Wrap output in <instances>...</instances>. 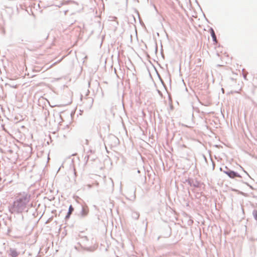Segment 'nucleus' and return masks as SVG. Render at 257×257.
Listing matches in <instances>:
<instances>
[{
    "label": "nucleus",
    "instance_id": "ea45409f",
    "mask_svg": "<svg viewBox=\"0 0 257 257\" xmlns=\"http://www.w3.org/2000/svg\"><path fill=\"white\" fill-rule=\"evenodd\" d=\"M188 194H189V195H190V192L189 190H188Z\"/></svg>",
    "mask_w": 257,
    "mask_h": 257
},
{
    "label": "nucleus",
    "instance_id": "6ab92c4d",
    "mask_svg": "<svg viewBox=\"0 0 257 257\" xmlns=\"http://www.w3.org/2000/svg\"><path fill=\"white\" fill-rule=\"evenodd\" d=\"M212 41L213 42V44L214 45H216L217 44V39H216V36L212 37Z\"/></svg>",
    "mask_w": 257,
    "mask_h": 257
},
{
    "label": "nucleus",
    "instance_id": "f3484780",
    "mask_svg": "<svg viewBox=\"0 0 257 257\" xmlns=\"http://www.w3.org/2000/svg\"><path fill=\"white\" fill-rule=\"evenodd\" d=\"M90 155H87L85 157V158H84V160L85 161V165H86L87 163V162H88V160L90 159Z\"/></svg>",
    "mask_w": 257,
    "mask_h": 257
},
{
    "label": "nucleus",
    "instance_id": "a878e982",
    "mask_svg": "<svg viewBox=\"0 0 257 257\" xmlns=\"http://www.w3.org/2000/svg\"><path fill=\"white\" fill-rule=\"evenodd\" d=\"M90 153L91 154H93L94 153V151L92 150H89L88 151V152H87V153Z\"/></svg>",
    "mask_w": 257,
    "mask_h": 257
},
{
    "label": "nucleus",
    "instance_id": "1a4fd4ad",
    "mask_svg": "<svg viewBox=\"0 0 257 257\" xmlns=\"http://www.w3.org/2000/svg\"><path fill=\"white\" fill-rule=\"evenodd\" d=\"M132 217L135 220H138L140 217V213L135 211H133L132 213Z\"/></svg>",
    "mask_w": 257,
    "mask_h": 257
},
{
    "label": "nucleus",
    "instance_id": "c9c22d12",
    "mask_svg": "<svg viewBox=\"0 0 257 257\" xmlns=\"http://www.w3.org/2000/svg\"><path fill=\"white\" fill-rule=\"evenodd\" d=\"M244 172L247 174V175L250 177V176H249L248 174L245 171H244Z\"/></svg>",
    "mask_w": 257,
    "mask_h": 257
},
{
    "label": "nucleus",
    "instance_id": "393cba45",
    "mask_svg": "<svg viewBox=\"0 0 257 257\" xmlns=\"http://www.w3.org/2000/svg\"><path fill=\"white\" fill-rule=\"evenodd\" d=\"M95 159H96V157L90 156V160L91 161H92V162L94 161L95 160Z\"/></svg>",
    "mask_w": 257,
    "mask_h": 257
},
{
    "label": "nucleus",
    "instance_id": "e433bc0d",
    "mask_svg": "<svg viewBox=\"0 0 257 257\" xmlns=\"http://www.w3.org/2000/svg\"><path fill=\"white\" fill-rule=\"evenodd\" d=\"M68 10H67V11H65L64 12L65 15H66V14H67V13L68 12Z\"/></svg>",
    "mask_w": 257,
    "mask_h": 257
},
{
    "label": "nucleus",
    "instance_id": "79ce46f5",
    "mask_svg": "<svg viewBox=\"0 0 257 257\" xmlns=\"http://www.w3.org/2000/svg\"><path fill=\"white\" fill-rule=\"evenodd\" d=\"M169 98H170V95H168ZM169 100L170 101V98H169Z\"/></svg>",
    "mask_w": 257,
    "mask_h": 257
},
{
    "label": "nucleus",
    "instance_id": "4468645a",
    "mask_svg": "<svg viewBox=\"0 0 257 257\" xmlns=\"http://www.w3.org/2000/svg\"><path fill=\"white\" fill-rule=\"evenodd\" d=\"M252 216L254 219L257 222V210L254 209L252 211Z\"/></svg>",
    "mask_w": 257,
    "mask_h": 257
},
{
    "label": "nucleus",
    "instance_id": "72a5a7b5",
    "mask_svg": "<svg viewBox=\"0 0 257 257\" xmlns=\"http://www.w3.org/2000/svg\"><path fill=\"white\" fill-rule=\"evenodd\" d=\"M12 88H17V85H15V86H12Z\"/></svg>",
    "mask_w": 257,
    "mask_h": 257
},
{
    "label": "nucleus",
    "instance_id": "2f4dec72",
    "mask_svg": "<svg viewBox=\"0 0 257 257\" xmlns=\"http://www.w3.org/2000/svg\"><path fill=\"white\" fill-rule=\"evenodd\" d=\"M73 170H74V174L75 175V176H76V171H75V170L74 168L73 169Z\"/></svg>",
    "mask_w": 257,
    "mask_h": 257
},
{
    "label": "nucleus",
    "instance_id": "6e6552de",
    "mask_svg": "<svg viewBox=\"0 0 257 257\" xmlns=\"http://www.w3.org/2000/svg\"><path fill=\"white\" fill-rule=\"evenodd\" d=\"M85 100L86 101V103L88 104L87 107L89 108H90L92 107L93 102V98L91 97H88L85 98Z\"/></svg>",
    "mask_w": 257,
    "mask_h": 257
},
{
    "label": "nucleus",
    "instance_id": "423d86ee",
    "mask_svg": "<svg viewBox=\"0 0 257 257\" xmlns=\"http://www.w3.org/2000/svg\"><path fill=\"white\" fill-rule=\"evenodd\" d=\"M8 252L9 255L11 257H17L20 254V252L15 248H10Z\"/></svg>",
    "mask_w": 257,
    "mask_h": 257
},
{
    "label": "nucleus",
    "instance_id": "39448f33",
    "mask_svg": "<svg viewBox=\"0 0 257 257\" xmlns=\"http://www.w3.org/2000/svg\"><path fill=\"white\" fill-rule=\"evenodd\" d=\"M225 174L231 179H234L237 177L242 178V176L238 172L231 170L225 171Z\"/></svg>",
    "mask_w": 257,
    "mask_h": 257
},
{
    "label": "nucleus",
    "instance_id": "9b49d317",
    "mask_svg": "<svg viewBox=\"0 0 257 257\" xmlns=\"http://www.w3.org/2000/svg\"><path fill=\"white\" fill-rule=\"evenodd\" d=\"M128 23L132 24H134V23H136V20L134 15H131L128 18Z\"/></svg>",
    "mask_w": 257,
    "mask_h": 257
},
{
    "label": "nucleus",
    "instance_id": "a211bd4d",
    "mask_svg": "<svg viewBox=\"0 0 257 257\" xmlns=\"http://www.w3.org/2000/svg\"><path fill=\"white\" fill-rule=\"evenodd\" d=\"M240 182H241L242 183H244L245 184H246L247 186H248L252 190H254V188H253V187L250 185V184H249L247 182H244L242 180H241Z\"/></svg>",
    "mask_w": 257,
    "mask_h": 257
},
{
    "label": "nucleus",
    "instance_id": "cd10ccee",
    "mask_svg": "<svg viewBox=\"0 0 257 257\" xmlns=\"http://www.w3.org/2000/svg\"><path fill=\"white\" fill-rule=\"evenodd\" d=\"M70 3H73V4H77L78 5L77 3L74 1H70Z\"/></svg>",
    "mask_w": 257,
    "mask_h": 257
},
{
    "label": "nucleus",
    "instance_id": "2eb2a0df",
    "mask_svg": "<svg viewBox=\"0 0 257 257\" xmlns=\"http://www.w3.org/2000/svg\"><path fill=\"white\" fill-rule=\"evenodd\" d=\"M110 137L111 138V139L114 141L115 143H116H116H117V144L119 143V141L117 137H116L115 136L112 135V136H111Z\"/></svg>",
    "mask_w": 257,
    "mask_h": 257
},
{
    "label": "nucleus",
    "instance_id": "c756f323",
    "mask_svg": "<svg viewBox=\"0 0 257 257\" xmlns=\"http://www.w3.org/2000/svg\"><path fill=\"white\" fill-rule=\"evenodd\" d=\"M157 49H158V48H157V43H156V48H155V51H156V52H157Z\"/></svg>",
    "mask_w": 257,
    "mask_h": 257
},
{
    "label": "nucleus",
    "instance_id": "5701e85b",
    "mask_svg": "<svg viewBox=\"0 0 257 257\" xmlns=\"http://www.w3.org/2000/svg\"><path fill=\"white\" fill-rule=\"evenodd\" d=\"M210 159L212 164V170H214L215 168V162L212 160L211 158H210Z\"/></svg>",
    "mask_w": 257,
    "mask_h": 257
},
{
    "label": "nucleus",
    "instance_id": "7c9ffc66",
    "mask_svg": "<svg viewBox=\"0 0 257 257\" xmlns=\"http://www.w3.org/2000/svg\"><path fill=\"white\" fill-rule=\"evenodd\" d=\"M221 91L223 93H224V89L223 88H221Z\"/></svg>",
    "mask_w": 257,
    "mask_h": 257
},
{
    "label": "nucleus",
    "instance_id": "f704fd0d",
    "mask_svg": "<svg viewBox=\"0 0 257 257\" xmlns=\"http://www.w3.org/2000/svg\"><path fill=\"white\" fill-rule=\"evenodd\" d=\"M94 208L95 209H97V207L96 205H94L93 206Z\"/></svg>",
    "mask_w": 257,
    "mask_h": 257
},
{
    "label": "nucleus",
    "instance_id": "aec40b11",
    "mask_svg": "<svg viewBox=\"0 0 257 257\" xmlns=\"http://www.w3.org/2000/svg\"><path fill=\"white\" fill-rule=\"evenodd\" d=\"M23 40L21 38H18L17 39V43H19V44H22L23 43Z\"/></svg>",
    "mask_w": 257,
    "mask_h": 257
},
{
    "label": "nucleus",
    "instance_id": "ddd939ff",
    "mask_svg": "<svg viewBox=\"0 0 257 257\" xmlns=\"http://www.w3.org/2000/svg\"><path fill=\"white\" fill-rule=\"evenodd\" d=\"M208 32L210 33L211 38L216 36L214 29L212 27H210Z\"/></svg>",
    "mask_w": 257,
    "mask_h": 257
},
{
    "label": "nucleus",
    "instance_id": "412c9836",
    "mask_svg": "<svg viewBox=\"0 0 257 257\" xmlns=\"http://www.w3.org/2000/svg\"><path fill=\"white\" fill-rule=\"evenodd\" d=\"M70 1H71V0H68V1H65L63 3L61 4V6H62L63 5H68L69 3H70Z\"/></svg>",
    "mask_w": 257,
    "mask_h": 257
},
{
    "label": "nucleus",
    "instance_id": "4be33fe9",
    "mask_svg": "<svg viewBox=\"0 0 257 257\" xmlns=\"http://www.w3.org/2000/svg\"><path fill=\"white\" fill-rule=\"evenodd\" d=\"M167 78L169 81V83L171 85V75L169 73H168V76H167Z\"/></svg>",
    "mask_w": 257,
    "mask_h": 257
},
{
    "label": "nucleus",
    "instance_id": "b1692460",
    "mask_svg": "<svg viewBox=\"0 0 257 257\" xmlns=\"http://www.w3.org/2000/svg\"><path fill=\"white\" fill-rule=\"evenodd\" d=\"M242 76H243V77L244 79L245 80H247V74L244 73H242Z\"/></svg>",
    "mask_w": 257,
    "mask_h": 257
},
{
    "label": "nucleus",
    "instance_id": "c85d7f7f",
    "mask_svg": "<svg viewBox=\"0 0 257 257\" xmlns=\"http://www.w3.org/2000/svg\"><path fill=\"white\" fill-rule=\"evenodd\" d=\"M29 207H33V204L32 203H31L30 205L29 204V205L28 206V207L29 208Z\"/></svg>",
    "mask_w": 257,
    "mask_h": 257
},
{
    "label": "nucleus",
    "instance_id": "9d476101",
    "mask_svg": "<svg viewBox=\"0 0 257 257\" xmlns=\"http://www.w3.org/2000/svg\"><path fill=\"white\" fill-rule=\"evenodd\" d=\"M156 73H157V76H158V78H159V80H160V81H161V82L162 84L163 85V86H164V87L165 88V89L166 90V91H167V93H168V91H167V87H166V84H165V83H164V81H163V79L162 78V77H161V76H160V74L159 73V72H158L157 70H156Z\"/></svg>",
    "mask_w": 257,
    "mask_h": 257
},
{
    "label": "nucleus",
    "instance_id": "473e14b6",
    "mask_svg": "<svg viewBox=\"0 0 257 257\" xmlns=\"http://www.w3.org/2000/svg\"><path fill=\"white\" fill-rule=\"evenodd\" d=\"M203 157H204V159H205V161H207V159H206V158L205 156V155H203Z\"/></svg>",
    "mask_w": 257,
    "mask_h": 257
},
{
    "label": "nucleus",
    "instance_id": "58836bf2",
    "mask_svg": "<svg viewBox=\"0 0 257 257\" xmlns=\"http://www.w3.org/2000/svg\"><path fill=\"white\" fill-rule=\"evenodd\" d=\"M232 190L234 191H237L236 189H233Z\"/></svg>",
    "mask_w": 257,
    "mask_h": 257
},
{
    "label": "nucleus",
    "instance_id": "f8f14e48",
    "mask_svg": "<svg viewBox=\"0 0 257 257\" xmlns=\"http://www.w3.org/2000/svg\"><path fill=\"white\" fill-rule=\"evenodd\" d=\"M79 236L83 239V243L86 245V242H87L89 240L88 237L87 236H81L80 235H79Z\"/></svg>",
    "mask_w": 257,
    "mask_h": 257
},
{
    "label": "nucleus",
    "instance_id": "7ed1b4c3",
    "mask_svg": "<svg viewBox=\"0 0 257 257\" xmlns=\"http://www.w3.org/2000/svg\"><path fill=\"white\" fill-rule=\"evenodd\" d=\"M183 182L184 183H187L190 186L194 188H200L202 185L204 184L203 183L197 180V179L194 180L193 178L190 177L186 179Z\"/></svg>",
    "mask_w": 257,
    "mask_h": 257
},
{
    "label": "nucleus",
    "instance_id": "0eeeda50",
    "mask_svg": "<svg viewBox=\"0 0 257 257\" xmlns=\"http://www.w3.org/2000/svg\"><path fill=\"white\" fill-rule=\"evenodd\" d=\"M74 208L73 207L72 205H71V204L69 206V208H68V212H67V214L65 215V218H64V219L65 220V221L68 220L70 218L71 215L72 213V212L74 211Z\"/></svg>",
    "mask_w": 257,
    "mask_h": 257
},
{
    "label": "nucleus",
    "instance_id": "20e7f679",
    "mask_svg": "<svg viewBox=\"0 0 257 257\" xmlns=\"http://www.w3.org/2000/svg\"><path fill=\"white\" fill-rule=\"evenodd\" d=\"M78 244L79 245L80 247L75 246V249L79 252H82V250L87 251L88 252H93L97 248V245H92L90 246H84L81 244L80 243L78 242Z\"/></svg>",
    "mask_w": 257,
    "mask_h": 257
},
{
    "label": "nucleus",
    "instance_id": "bb28decb",
    "mask_svg": "<svg viewBox=\"0 0 257 257\" xmlns=\"http://www.w3.org/2000/svg\"><path fill=\"white\" fill-rule=\"evenodd\" d=\"M157 92L160 95H161V96L162 95V92L160 90L157 89Z\"/></svg>",
    "mask_w": 257,
    "mask_h": 257
},
{
    "label": "nucleus",
    "instance_id": "f257e3e1",
    "mask_svg": "<svg viewBox=\"0 0 257 257\" xmlns=\"http://www.w3.org/2000/svg\"><path fill=\"white\" fill-rule=\"evenodd\" d=\"M31 195L28 193L23 192L16 198L12 203L8 206L9 211L13 214H21L22 219L24 220L23 212H28V206L31 200Z\"/></svg>",
    "mask_w": 257,
    "mask_h": 257
},
{
    "label": "nucleus",
    "instance_id": "f03ea898",
    "mask_svg": "<svg viewBox=\"0 0 257 257\" xmlns=\"http://www.w3.org/2000/svg\"><path fill=\"white\" fill-rule=\"evenodd\" d=\"M76 209L77 210L75 212V214L80 219H83L85 218L88 215L89 212V208L86 204H78Z\"/></svg>",
    "mask_w": 257,
    "mask_h": 257
},
{
    "label": "nucleus",
    "instance_id": "dca6fc26",
    "mask_svg": "<svg viewBox=\"0 0 257 257\" xmlns=\"http://www.w3.org/2000/svg\"><path fill=\"white\" fill-rule=\"evenodd\" d=\"M219 170L220 171L223 172L224 174H225V171H229L230 169H229L227 166H225L224 169L222 167H220Z\"/></svg>",
    "mask_w": 257,
    "mask_h": 257
},
{
    "label": "nucleus",
    "instance_id": "a19ab883",
    "mask_svg": "<svg viewBox=\"0 0 257 257\" xmlns=\"http://www.w3.org/2000/svg\"><path fill=\"white\" fill-rule=\"evenodd\" d=\"M57 62H54V63L52 65H54L55 64H56Z\"/></svg>",
    "mask_w": 257,
    "mask_h": 257
},
{
    "label": "nucleus",
    "instance_id": "4c0bfd02",
    "mask_svg": "<svg viewBox=\"0 0 257 257\" xmlns=\"http://www.w3.org/2000/svg\"><path fill=\"white\" fill-rule=\"evenodd\" d=\"M137 172H138V173H140V170H139V169H138V170H137Z\"/></svg>",
    "mask_w": 257,
    "mask_h": 257
}]
</instances>
